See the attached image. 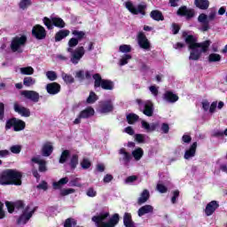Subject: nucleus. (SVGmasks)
<instances>
[{
    "label": "nucleus",
    "mask_w": 227,
    "mask_h": 227,
    "mask_svg": "<svg viewBox=\"0 0 227 227\" xmlns=\"http://www.w3.org/2000/svg\"><path fill=\"white\" fill-rule=\"evenodd\" d=\"M183 38L185 43L189 45L190 52L189 59L192 61H198L201 58V54L208 52V49L212 44V41L206 40L202 43H197L198 39L192 35H188L187 32H183Z\"/></svg>",
    "instance_id": "obj_1"
},
{
    "label": "nucleus",
    "mask_w": 227,
    "mask_h": 227,
    "mask_svg": "<svg viewBox=\"0 0 227 227\" xmlns=\"http://www.w3.org/2000/svg\"><path fill=\"white\" fill-rule=\"evenodd\" d=\"M0 185H22V172L12 168L2 171Z\"/></svg>",
    "instance_id": "obj_2"
},
{
    "label": "nucleus",
    "mask_w": 227,
    "mask_h": 227,
    "mask_svg": "<svg viewBox=\"0 0 227 227\" xmlns=\"http://www.w3.org/2000/svg\"><path fill=\"white\" fill-rule=\"evenodd\" d=\"M94 79V88H102V90H114V82L111 80L102 79L100 74H94L92 75Z\"/></svg>",
    "instance_id": "obj_3"
},
{
    "label": "nucleus",
    "mask_w": 227,
    "mask_h": 227,
    "mask_svg": "<svg viewBox=\"0 0 227 227\" xmlns=\"http://www.w3.org/2000/svg\"><path fill=\"white\" fill-rule=\"evenodd\" d=\"M27 43V35H21L20 36L16 35L12 38L11 42V50L12 52H19L20 54H22L24 51L20 49L21 47H24Z\"/></svg>",
    "instance_id": "obj_4"
},
{
    "label": "nucleus",
    "mask_w": 227,
    "mask_h": 227,
    "mask_svg": "<svg viewBox=\"0 0 227 227\" xmlns=\"http://www.w3.org/2000/svg\"><path fill=\"white\" fill-rule=\"evenodd\" d=\"M137 104L138 105L139 110L145 114V116H148L149 118L153 116V102L151 100L143 101L142 99H136Z\"/></svg>",
    "instance_id": "obj_5"
},
{
    "label": "nucleus",
    "mask_w": 227,
    "mask_h": 227,
    "mask_svg": "<svg viewBox=\"0 0 227 227\" xmlns=\"http://www.w3.org/2000/svg\"><path fill=\"white\" fill-rule=\"evenodd\" d=\"M43 22L44 24V26H46L47 29L51 30V29H54V26L55 27H59V29H63V27H65V26H67V23H65V20H63V19L61 18H58V17H53L51 19H49L48 17H44L43 19Z\"/></svg>",
    "instance_id": "obj_6"
},
{
    "label": "nucleus",
    "mask_w": 227,
    "mask_h": 227,
    "mask_svg": "<svg viewBox=\"0 0 227 227\" xmlns=\"http://www.w3.org/2000/svg\"><path fill=\"white\" fill-rule=\"evenodd\" d=\"M126 8L132 15H146V4H138L136 7L132 2H126Z\"/></svg>",
    "instance_id": "obj_7"
},
{
    "label": "nucleus",
    "mask_w": 227,
    "mask_h": 227,
    "mask_svg": "<svg viewBox=\"0 0 227 227\" xmlns=\"http://www.w3.org/2000/svg\"><path fill=\"white\" fill-rule=\"evenodd\" d=\"M32 36L35 40H45L47 38V30L40 24H36L32 27Z\"/></svg>",
    "instance_id": "obj_8"
},
{
    "label": "nucleus",
    "mask_w": 227,
    "mask_h": 227,
    "mask_svg": "<svg viewBox=\"0 0 227 227\" xmlns=\"http://www.w3.org/2000/svg\"><path fill=\"white\" fill-rule=\"evenodd\" d=\"M109 217V213L100 214L99 215H94L92 217L93 223L97 227H113L109 222H104Z\"/></svg>",
    "instance_id": "obj_9"
},
{
    "label": "nucleus",
    "mask_w": 227,
    "mask_h": 227,
    "mask_svg": "<svg viewBox=\"0 0 227 227\" xmlns=\"http://www.w3.org/2000/svg\"><path fill=\"white\" fill-rule=\"evenodd\" d=\"M85 53H86V51H84L83 46H80V47L76 48L73 51V54L71 57V62L73 63V65H77L79 63V61H81V59H82V57L84 56Z\"/></svg>",
    "instance_id": "obj_10"
},
{
    "label": "nucleus",
    "mask_w": 227,
    "mask_h": 227,
    "mask_svg": "<svg viewBox=\"0 0 227 227\" xmlns=\"http://www.w3.org/2000/svg\"><path fill=\"white\" fill-rule=\"evenodd\" d=\"M176 13L179 17H186V20H191L196 15L194 9H188L185 5L179 7Z\"/></svg>",
    "instance_id": "obj_11"
},
{
    "label": "nucleus",
    "mask_w": 227,
    "mask_h": 227,
    "mask_svg": "<svg viewBox=\"0 0 227 227\" xmlns=\"http://www.w3.org/2000/svg\"><path fill=\"white\" fill-rule=\"evenodd\" d=\"M137 43L139 47L145 51H150V48L152 47L150 41L143 32H139L137 35Z\"/></svg>",
    "instance_id": "obj_12"
},
{
    "label": "nucleus",
    "mask_w": 227,
    "mask_h": 227,
    "mask_svg": "<svg viewBox=\"0 0 227 227\" xmlns=\"http://www.w3.org/2000/svg\"><path fill=\"white\" fill-rule=\"evenodd\" d=\"M21 95L35 104L40 102V94L35 90H22Z\"/></svg>",
    "instance_id": "obj_13"
},
{
    "label": "nucleus",
    "mask_w": 227,
    "mask_h": 227,
    "mask_svg": "<svg viewBox=\"0 0 227 227\" xmlns=\"http://www.w3.org/2000/svg\"><path fill=\"white\" fill-rule=\"evenodd\" d=\"M114 111V106L113 105V101L106 100L99 104V112L102 114H107L109 113H113Z\"/></svg>",
    "instance_id": "obj_14"
},
{
    "label": "nucleus",
    "mask_w": 227,
    "mask_h": 227,
    "mask_svg": "<svg viewBox=\"0 0 227 227\" xmlns=\"http://www.w3.org/2000/svg\"><path fill=\"white\" fill-rule=\"evenodd\" d=\"M45 90L49 95H58L61 91V85L56 82H50L46 85Z\"/></svg>",
    "instance_id": "obj_15"
},
{
    "label": "nucleus",
    "mask_w": 227,
    "mask_h": 227,
    "mask_svg": "<svg viewBox=\"0 0 227 227\" xmlns=\"http://www.w3.org/2000/svg\"><path fill=\"white\" fill-rule=\"evenodd\" d=\"M36 207H34L31 211H29L27 214L22 213L19 218L17 219V224H27V221L33 217V215L35 212H36Z\"/></svg>",
    "instance_id": "obj_16"
},
{
    "label": "nucleus",
    "mask_w": 227,
    "mask_h": 227,
    "mask_svg": "<svg viewBox=\"0 0 227 227\" xmlns=\"http://www.w3.org/2000/svg\"><path fill=\"white\" fill-rule=\"evenodd\" d=\"M13 107L15 113H18V114H21L25 118H29L31 116V110H29V108L20 106L17 102L14 103Z\"/></svg>",
    "instance_id": "obj_17"
},
{
    "label": "nucleus",
    "mask_w": 227,
    "mask_h": 227,
    "mask_svg": "<svg viewBox=\"0 0 227 227\" xmlns=\"http://www.w3.org/2000/svg\"><path fill=\"white\" fill-rule=\"evenodd\" d=\"M219 208V202L217 200H212L209 203L207 204L205 208V214L206 215L210 216L215 212L216 209Z\"/></svg>",
    "instance_id": "obj_18"
},
{
    "label": "nucleus",
    "mask_w": 227,
    "mask_h": 227,
    "mask_svg": "<svg viewBox=\"0 0 227 227\" xmlns=\"http://www.w3.org/2000/svg\"><path fill=\"white\" fill-rule=\"evenodd\" d=\"M199 22H200L201 25V31L206 32L210 29V24H208V16L205 13H201L198 17Z\"/></svg>",
    "instance_id": "obj_19"
},
{
    "label": "nucleus",
    "mask_w": 227,
    "mask_h": 227,
    "mask_svg": "<svg viewBox=\"0 0 227 227\" xmlns=\"http://www.w3.org/2000/svg\"><path fill=\"white\" fill-rule=\"evenodd\" d=\"M197 148L198 142H193L190 148L185 151L184 159H185V160H189L190 159H192V157H195Z\"/></svg>",
    "instance_id": "obj_20"
},
{
    "label": "nucleus",
    "mask_w": 227,
    "mask_h": 227,
    "mask_svg": "<svg viewBox=\"0 0 227 227\" xmlns=\"http://www.w3.org/2000/svg\"><path fill=\"white\" fill-rule=\"evenodd\" d=\"M142 129H145L146 132H154V130H157L159 127H160V124L159 122H153L148 123L146 121H142Z\"/></svg>",
    "instance_id": "obj_21"
},
{
    "label": "nucleus",
    "mask_w": 227,
    "mask_h": 227,
    "mask_svg": "<svg viewBox=\"0 0 227 227\" xmlns=\"http://www.w3.org/2000/svg\"><path fill=\"white\" fill-rule=\"evenodd\" d=\"M79 115L80 118H82V120L91 118V116H95V109H93L91 106H88L84 110L81 111Z\"/></svg>",
    "instance_id": "obj_22"
},
{
    "label": "nucleus",
    "mask_w": 227,
    "mask_h": 227,
    "mask_svg": "<svg viewBox=\"0 0 227 227\" xmlns=\"http://www.w3.org/2000/svg\"><path fill=\"white\" fill-rule=\"evenodd\" d=\"M31 160L35 164L39 165L38 170L40 171V173H45V171H47V161H45V160H40L36 157H34L31 159Z\"/></svg>",
    "instance_id": "obj_23"
},
{
    "label": "nucleus",
    "mask_w": 227,
    "mask_h": 227,
    "mask_svg": "<svg viewBox=\"0 0 227 227\" xmlns=\"http://www.w3.org/2000/svg\"><path fill=\"white\" fill-rule=\"evenodd\" d=\"M178 95L173 93L171 90H167L164 93V100L169 102L170 104H175V102H178Z\"/></svg>",
    "instance_id": "obj_24"
},
{
    "label": "nucleus",
    "mask_w": 227,
    "mask_h": 227,
    "mask_svg": "<svg viewBox=\"0 0 227 227\" xmlns=\"http://www.w3.org/2000/svg\"><path fill=\"white\" fill-rule=\"evenodd\" d=\"M52 152H54V147L52 146V145H51V143H46L43 145V157H51V155H52Z\"/></svg>",
    "instance_id": "obj_25"
},
{
    "label": "nucleus",
    "mask_w": 227,
    "mask_h": 227,
    "mask_svg": "<svg viewBox=\"0 0 227 227\" xmlns=\"http://www.w3.org/2000/svg\"><path fill=\"white\" fill-rule=\"evenodd\" d=\"M137 214L139 217H143L145 214H153V206L145 205L138 209Z\"/></svg>",
    "instance_id": "obj_26"
},
{
    "label": "nucleus",
    "mask_w": 227,
    "mask_h": 227,
    "mask_svg": "<svg viewBox=\"0 0 227 227\" xmlns=\"http://www.w3.org/2000/svg\"><path fill=\"white\" fill-rule=\"evenodd\" d=\"M70 35V30L61 29L55 34V42H61L64 38H67Z\"/></svg>",
    "instance_id": "obj_27"
},
{
    "label": "nucleus",
    "mask_w": 227,
    "mask_h": 227,
    "mask_svg": "<svg viewBox=\"0 0 227 227\" xmlns=\"http://www.w3.org/2000/svg\"><path fill=\"white\" fill-rule=\"evenodd\" d=\"M194 4L199 10H208L210 2L208 0H195Z\"/></svg>",
    "instance_id": "obj_28"
},
{
    "label": "nucleus",
    "mask_w": 227,
    "mask_h": 227,
    "mask_svg": "<svg viewBox=\"0 0 227 227\" xmlns=\"http://www.w3.org/2000/svg\"><path fill=\"white\" fill-rule=\"evenodd\" d=\"M150 200V192L148 190H144L137 200V205H143Z\"/></svg>",
    "instance_id": "obj_29"
},
{
    "label": "nucleus",
    "mask_w": 227,
    "mask_h": 227,
    "mask_svg": "<svg viewBox=\"0 0 227 227\" xmlns=\"http://www.w3.org/2000/svg\"><path fill=\"white\" fill-rule=\"evenodd\" d=\"M150 17L153 19V20H156L157 22H160V20H164V15L162 14V12L159 10H153L150 12Z\"/></svg>",
    "instance_id": "obj_30"
},
{
    "label": "nucleus",
    "mask_w": 227,
    "mask_h": 227,
    "mask_svg": "<svg viewBox=\"0 0 227 227\" xmlns=\"http://www.w3.org/2000/svg\"><path fill=\"white\" fill-rule=\"evenodd\" d=\"M123 223L126 227H136L132 221V215L130 213H125L123 216Z\"/></svg>",
    "instance_id": "obj_31"
},
{
    "label": "nucleus",
    "mask_w": 227,
    "mask_h": 227,
    "mask_svg": "<svg viewBox=\"0 0 227 227\" xmlns=\"http://www.w3.org/2000/svg\"><path fill=\"white\" fill-rule=\"evenodd\" d=\"M68 184V177H63L58 182H53L52 187L55 191L62 189L63 185H67Z\"/></svg>",
    "instance_id": "obj_32"
},
{
    "label": "nucleus",
    "mask_w": 227,
    "mask_h": 227,
    "mask_svg": "<svg viewBox=\"0 0 227 227\" xmlns=\"http://www.w3.org/2000/svg\"><path fill=\"white\" fill-rule=\"evenodd\" d=\"M26 129V122L20 119L16 118V122L14 124V132H20Z\"/></svg>",
    "instance_id": "obj_33"
},
{
    "label": "nucleus",
    "mask_w": 227,
    "mask_h": 227,
    "mask_svg": "<svg viewBox=\"0 0 227 227\" xmlns=\"http://www.w3.org/2000/svg\"><path fill=\"white\" fill-rule=\"evenodd\" d=\"M132 155L135 160H141V159L145 155V151H143V148L138 147L132 152Z\"/></svg>",
    "instance_id": "obj_34"
},
{
    "label": "nucleus",
    "mask_w": 227,
    "mask_h": 227,
    "mask_svg": "<svg viewBox=\"0 0 227 227\" xmlns=\"http://www.w3.org/2000/svg\"><path fill=\"white\" fill-rule=\"evenodd\" d=\"M126 120H127V122L129 123V125H134V123H136L137 121H139V115H137L136 114H129L126 116Z\"/></svg>",
    "instance_id": "obj_35"
},
{
    "label": "nucleus",
    "mask_w": 227,
    "mask_h": 227,
    "mask_svg": "<svg viewBox=\"0 0 227 227\" xmlns=\"http://www.w3.org/2000/svg\"><path fill=\"white\" fill-rule=\"evenodd\" d=\"M78 165H79V155L73 154L69 161V166L71 169H75V168H77Z\"/></svg>",
    "instance_id": "obj_36"
},
{
    "label": "nucleus",
    "mask_w": 227,
    "mask_h": 227,
    "mask_svg": "<svg viewBox=\"0 0 227 227\" xmlns=\"http://www.w3.org/2000/svg\"><path fill=\"white\" fill-rule=\"evenodd\" d=\"M61 76L66 84H74V82H75V79H74V76H72V74L62 73Z\"/></svg>",
    "instance_id": "obj_37"
},
{
    "label": "nucleus",
    "mask_w": 227,
    "mask_h": 227,
    "mask_svg": "<svg viewBox=\"0 0 227 227\" xmlns=\"http://www.w3.org/2000/svg\"><path fill=\"white\" fill-rule=\"evenodd\" d=\"M69 157H70V151L64 150L60 155L59 160V164H65V162H67V160H68Z\"/></svg>",
    "instance_id": "obj_38"
},
{
    "label": "nucleus",
    "mask_w": 227,
    "mask_h": 227,
    "mask_svg": "<svg viewBox=\"0 0 227 227\" xmlns=\"http://www.w3.org/2000/svg\"><path fill=\"white\" fill-rule=\"evenodd\" d=\"M35 82H36V80H35V78L31 76H27L23 79V84L27 88L33 86L34 84H35Z\"/></svg>",
    "instance_id": "obj_39"
},
{
    "label": "nucleus",
    "mask_w": 227,
    "mask_h": 227,
    "mask_svg": "<svg viewBox=\"0 0 227 227\" xmlns=\"http://www.w3.org/2000/svg\"><path fill=\"white\" fill-rule=\"evenodd\" d=\"M119 153L123 156V161L124 162H130V160L132 159V156H130V153L127 152L125 148H121L119 151Z\"/></svg>",
    "instance_id": "obj_40"
},
{
    "label": "nucleus",
    "mask_w": 227,
    "mask_h": 227,
    "mask_svg": "<svg viewBox=\"0 0 227 227\" xmlns=\"http://www.w3.org/2000/svg\"><path fill=\"white\" fill-rule=\"evenodd\" d=\"M209 63H217L221 61V55L217 53H211L207 58Z\"/></svg>",
    "instance_id": "obj_41"
},
{
    "label": "nucleus",
    "mask_w": 227,
    "mask_h": 227,
    "mask_svg": "<svg viewBox=\"0 0 227 227\" xmlns=\"http://www.w3.org/2000/svg\"><path fill=\"white\" fill-rule=\"evenodd\" d=\"M17 121L16 117H12L6 121L5 122V130H10L12 127H13V130L15 129V122Z\"/></svg>",
    "instance_id": "obj_42"
},
{
    "label": "nucleus",
    "mask_w": 227,
    "mask_h": 227,
    "mask_svg": "<svg viewBox=\"0 0 227 227\" xmlns=\"http://www.w3.org/2000/svg\"><path fill=\"white\" fill-rule=\"evenodd\" d=\"M108 223L113 226L115 227L116 224L120 223V215L115 213L112 215V217L109 219Z\"/></svg>",
    "instance_id": "obj_43"
},
{
    "label": "nucleus",
    "mask_w": 227,
    "mask_h": 227,
    "mask_svg": "<svg viewBox=\"0 0 227 227\" xmlns=\"http://www.w3.org/2000/svg\"><path fill=\"white\" fill-rule=\"evenodd\" d=\"M108 223L113 226L115 227L116 224L120 223V215L115 213L112 215V217L109 219Z\"/></svg>",
    "instance_id": "obj_44"
},
{
    "label": "nucleus",
    "mask_w": 227,
    "mask_h": 227,
    "mask_svg": "<svg viewBox=\"0 0 227 227\" xmlns=\"http://www.w3.org/2000/svg\"><path fill=\"white\" fill-rule=\"evenodd\" d=\"M98 100V96L93 91L90 92L89 97L87 98V104H95Z\"/></svg>",
    "instance_id": "obj_45"
},
{
    "label": "nucleus",
    "mask_w": 227,
    "mask_h": 227,
    "mask_svg": "<svg viewBox=\"0 0 227 227\" xmlns=\"http://www.w3.org/2000/svg\"><path fill=\"white\" fill-rule=\"evenodd\" d=\"M33 4L32 0H21L19 4L20 10H27Z\"/></svg>",
    "instance_id": "obj_46"
},
{
    "label": "nucleus",
    "mask_w": 227,
    "mask_h": 227,
    "mask_svg": "<svg viewBox=\"0 0 227 227\" xmlns=\"http://www.w3.org/2000/svg\"><path fill=\"white\" fill-rule=\"evenodd\" d=\"M72 35L75 36V39L78 40V42H81L86 36V33L84 31H79V30H73Z\"/></svg>",
    "instance_id": "obj_47"
},
{
    "label": "nucleus",
    "mask_w": 227,
    "mask_h": 227,
    "mask_svg": "<svg viewBox=\"0 0 227 227\" xmlns=\"http://www.w3.org/2000/svg\"><path fill=\"white\" fill-rule=\"evenodd\" d=\"M20 74L23 75H33V74H35V69L31 67H21Z\"/></svg>",
    "instance_id": "obj_48"
},
{
    "label": "nucleus",
    "mask_w": 227,
    "mask_h": 227,
    "mask_svg": "<svg viewBox=\"0 0 227 227\" xmlns=\"http://www.w3.org/2000/svg\"><path fill=\"white\" fill-rule=\"evenodd\" d=\"M10 152L14 154H19L22 152V145H14L10 147Z\"/></svg>",
    "instance_id": "obj_49"
},
{
    "label": "nucleus",
    "mask_w": 227,
    "mask_h": 227,
    "mask_svg": "<svg viewBox=\"0 0 227 227\" xmlns=\"http://www.w3.org/2000/svg\"><path fill=\"white\" fill-rule=\"evenodd\" d=\"M14 207L16 210H24V208H26V204L24 203V200H16L14 201Z\"/></svg>",
    "instance_id": "obj_50"
},
{
    "label": "nucleus",
    "mask_w": 227,
    "mask_h": 227,
    "mask_svg": "<svg viewBox=\"0 0 227 227\" xmlns=\"http://www.w3.org/2000/svg\"><path fill=\"white\" fill-rule=\"evenodd\" d=\"M46 77L49 81H56L58 79V74L55 71L46 72Z\"/></svg>",
    "instance_id": "obj_51"
},
{
    "label": "nucleus",
    "mask_w": 227,
    "mask_h": 227,
    "mask_svg": "<svg viewBox=\"0 0 227 227\" xmlns=\"http://www.w3.org/2000/svg\"><path fill=\"white\" fill-rule=\"evenodd\" d=\"M129 59H132V55L130 54L124 55L120 60L121 67H124V65H127V63H129Z\"/></svg>",
    "instance_id": "obj_52"
},
{
    "label": "nucleus",
    "mask_w": 227,
    "mask_h": 227,
    "mask_svg": "<svg viewBox=\"0 0 227 227\" xmlns=\"http://www.w3.org/2000/svg\"><path fill=\"white\" fill-rule=\"evenodd\" d=\"M81 167L82 168V169H90V168H91V161L84 158L81 162Z\"/></svg>",
    "instance_id": "obj_53"
},
{
    "label": "nucleus",
    "mask_w": 227,
    "mask_h": 227,
    "mask_svg": "<svg viewBox=\"0 0 227 227\" xmlns=\"http://www.w3.org/2000/svg\"><path fill=\"white\" fill-rule=\"evenodd\" d=\"M5 206L9 214H13V212H15V202L6 201Z\"/></svg>",
    "instance_id": "obj_54"
},
{
    "label": "nucleus",
    "mask_w": 227,
    "mask_h": 227,
    "mask_svg": "<svg viewBox=\"0 0 227 227\" xmlns=\"http://www.w3.org/2000/svg\"><path fill=\"white\" fill-rule=\"evenodd\" d=\"M145 136L143 134H136L135 135V141L138 143L139 145L145 143Z\"/></svg>",
    "instance_id": "obj_55"
},
{
    "label": "nucleus",
    "mask_w": 227,
    "mask_h": 227,
    "mask_svg": "<svg viewBox=\"0 0 227 227\" xmlns=\"http://www.w3.org/2000/svg\"><path fill=\"white\" fill-rule=\"evenodd\" d=\"M120 52L127 53L132 51V47L129 44H122L119 47Z\"/></svg>",
    "instance_id": "obj_56"
},
{
    "label": "nucleus",
    "mask_w": 227,
    "mask_h": 227,
    "mask_svg": "<svg viewBox=\"0 0 227 227\" xmlns=\"http://www.w3.org/2000/svg\"><path fill=\"white\" fill-rule=\"evenodd\" d=\"M75 190L74 188L63 189L60 191V196H68V194H74Z\"/></svg>",
    "instance_id": "obj_57"
},
{
    "label": "nucleus",
    "mask_w": 227,
    "mask_h": 227,
    "mask_svg": "<svg viewBox=\"0 0 227 227\" xmlns=\"http://www.w3.org/2000/svg\"><path fill=\"white\" fill-rule=\"evenodd\" d=\"M156 189L160 192V194H166V192H168V188L162 184H158Z\"/></svg>",
    "instance_id": "obj_58"
},
{
    "label": "nucleus",
    "mask_w": 227,
    "mask_h": 227,
    "mask_svg": "<svg viewBox=\"0 0 227 227\" xmlns=\"http://www.w3.org/2000/svg\"><path fill=\"white\" fill-rule=\"evenodd\" d=\"M79 45V39H76L75 37H72L68 41V46L71 48L77 47Z\"/></svg>",
    "instance_id": "obj_59"
},
{
    "label": "nucleus",
    "mask_w": 227,
    "mask_h": 227,
    "mask_svg": "<svg viewBox=\"0 0 227 227\" xmlns=\"http://www.w3.org/2000/svg\"><path fill=\"white\" fill-rule=\"evenodd\" d=\"M86 194L89 196V198H95V196H97V191H95L93 187H90L87 190Z\"/></svg>",
    "instance_id": "obj_60"
},
{
    "label": "nucleus",
    "mask_w": 227,
    "mask_h": 227,
    "mask_svg": "<svg viewBox=\"0 0 227 227\" xmlns=\"http://www.w3.org/2000/svg\"><path fill=\"white\" fill-rule=\"evenodd\" d=\"M180 197V191L176 190L173 192V196L171 198V203H173V205H175V203H176V199Z\"/></svg>",
    "instance_id": "obj_61"
},
{
    "label": "nucleus",
    "mask_w": 227,
    "mask_h": 227,
    "mask_svg": "<svg viewBox=\"0 0 227 227\" xmlns=\"http://www.w3.org/2000/svg\"><path fill=\"white\" fill-rule=\"evenodd\" d=\"M75 78L79 79V81H84L85 79L84 70L77 71L75 74Z\"/></svg>",
    "instance_id": "obj_62"
},
{
    "label": "nucleus",
    "mask_w": 227,
    "mask_h": 227,
    "mask_svg": "<svg viewBox=\"0 0 227 227\" xmlns=\"http://www.w3.org/2000/svg\"><path fill=\"white\" fill-rule=\"evenodd\" d=\"M172 33L173 35H178L180 33V25L176 23L172 24Z\"/></svg>",
    "instance_id": "obj_63"
},
{
    "label": "nucleus",
    "mask_w": 227,
    "mask_h": 227,
    "mask_svg": "<svg viewBox=\"0 0 227 227\" xmlns=\"http://www.w3.org/2000/svg\"><path fill=\"white\" fill-rule=\"evenodd\" d=\"M37 189L47 191V189H49V184H47L45 181H42V183L37 185Z\"/></svg>",
    "instance_id": "obj_64"
}]
</instances>
